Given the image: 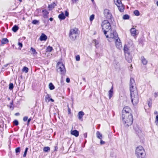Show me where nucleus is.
Masks as SVG:
<instances>
[{
    "label": "nucleus",
    "instance_id": "obj_1",
    "mask_svg": "<svg viewBox=\"0 0 158 158\" xmlns=\"http://www.w3.org/2000/svg\"><path fill=\"white\" fill-rule=\"evenodd\" d=\"M109 35H108L109 38L108 40L109 42H111L114 39L115 40V43L116 48L118 49H121L122 45L121 41L118 37V35L116 32L112 33L108 32Z\"/></svg>",
    "mask_w": 158,
    "mask_h": 158
},
{
    "label": "nucleus",
    "instance_id": "obj_2",
    "mask_svg": "<svg viewBox=\"0 0 158 158\" xmlns=\"http://www.w3.org/2000/svg\"><path fill=\"white\" fill-rule=\"evenodd\" d=\"M102 29L104 32V34L106 36L107 38H109V37L108 35H109L108 32L110 33H113L116 32L114 30H112L111 29V27L110 23L107 20H104L102 23Z\"/></svg>",
    "mask_w": 158,
    "mask_h": 158
},
{
    "label": "nucleus",
    "instance_id": "obj_3",
    "mask_svg": "<svg viewBox=\"0 0 158 158\" xmlns=\"http://www.w3.org/2000/svg\"><path fill=\"white\" fill-rule=\"evenodd\" d=\"M123 123L126 127H128L131 125L133 121L132 115L122 116Z\"/></svg>",
    "mask_w": 158,
    "mask_h": 158
},
{
    "label": "nucleus",
    "instance_id": "obj_4",
    "mask_svg": "<svg viewBox=\"0 0 158 158\" xmlns=\"http://www.w3.org/2000/svg\"><path fill=\"white\" fill-rule=\"evenodd\" d=\"M135 152L137 158H147L145 151L142 146L137 147Z\"/></svg>",
    "mask_w": 158,
    "mask_h": 158
},
{
    "label": "nucleus",
    "instance_id": "obj_5",
    "mask_svg": "<svg viewBox=\"0 0 158 158\" xmlns=\"http://www.w3.org/2000/svg\"><path fill=\"white\" fill-rule=\"evenodd\" d=\"M131 101L133 105H136L139 101L138 95L137 90L130 92Z\"/></svg>",
    "mask_w": 158,
    "mask_h": 158
},
{
    "label": "nucleus",
    "instance_id": "obj_6",
    "mask_svg": "<svg viewBox=\"0 0 158 158\" xmlns=\"http://www.w3.org/2000/svg\"><path fill=\"white\" fill-rule=\"evenodd\" d=\"M78 29L76 28L71 29L69 34V37L71 40H75L77 37L78 35Z\"/></svg>",
    "mask_w": 158,
    "mask_h": 158
},
{
    "label": "nucleus",
    "instance_id": "obj_7",
    "mask_svg": "<svg viewBox=\"0 0 158 158\" xmlns=\"http://www.w3.org/2000/svg\"><path fill=\"white\" fill-rule=\"evenodd\" d=\"M57 70L60 72L61 74H64L65 72V69L64 65L62 63L58 62L57 64Z\"/></svg>",
    "mask_w": 158,
    "mask_h": 158
},
{
    "label": "nucleus",
    "instance_id": "obj_8",
    "mask_svg": "<svg viewBox=\"0 0 158 158\" xmlns=\"http://www.w3.org/2000/svg\"><path fill=\"white\" fill-rule=\"evenodd\" d=\"M130 92L135 91V90H136L135 81L134 79L132 78H130Z\"/></svg>",
    "mask_w": 158,
    "mask_h": 158
},
{
    "label": "nucleus",
    "instance_id": "obj_9",
    "mask_svg": "<svg viewBox=\"0 0 158 158\" xmlns=\"http://www.w3.org/2000/svg\"><path fill=\"white\" fill-rule=\"evenodd\" d=\"M130 111L131 109L128 107H124L122 110V116L131 115Z\"/></svg>",
    "mask_w": 158,
    "mask_h": 158
},
{
    "label": "nucleus",
    "instance_id": "obj_10",
    "mask_svg": "<svg viewBox=\"0 0 158 158\" xmlns=\"http://www.w3.org/2000/svg\"><path fill=\"white\" fill-rule=\"evenodd\" d=\"M104 14L105 17L107 19H111L112 17V16L110 11L108 9L104 10Z\"/></svg>",
    "mask_w": 158,
    "mask_h": 158
},
{
    "label": "nucleus",
    "instance_id": "obj_11",
    "mask_svg": "<svg viewBox=\"0 0 158 158\" xmlns=\"http://www.w3.org/2000/svg\"><path fill=\"white\" fill-rule=\"evenodd\" d=\"M130 32L131 33V35L133 36H135L138 33V31L136 30L135 28H132L130 30Z\"/></svg>",
    "mask_w": 158,
    "mask_h": 158
},
{
    "label": "nucleus",
    "instance_id": "obj_12",
    "mask_svg": "<svg viewBox=\"0 0 158 158\" xmlns=\"http://www.w3.org/2000/svg\"><path fill=\"white\" fill-rule=\"evenodd\" d=\"M119 11L121 12H123L124 10V6L122 3L117 6Z\"/></svg>",
    "mask_w": 158,
    "mask_h": 158
},
{
    "label": "nucleus",
    "instance_id": "obj_13",
    "mask_svg": "<svg viewBox=\"0 0 158 158\" xmlns=\"http://www.w3.org/2000/svg\"><path fill=\"white\" fill-rule=\"evenodd\" d=\"M84 115V113L83 111H80L77 115V116L78 118V119L81 120V121H82L83 118L82 117L83 115Z\"/></svg>",
    "mask_w": 158,
    "mask_h": 158
},
{
    "label": "nucleus",
    "instance_id": "obj_14",
    "mask_svg": "<svg viewBox=\"0 0 158 158\" xmlns=\"http://www.w3.org/2000/svg\"><path fill=\"white\" fill-rule=\"evenodd\" d=\"M123 50L125 54H127L129 56V49L127 45H125L124 46Z\"/></svg>",
    "mask_w": 158,
    "mask_h": 158
},
{
    "label": "nucleus",
    "instance_id": "obj_15",
    "mask_svg": "<svg viewBox=\"0 0 158 158\" xmlns=\"http://www.w3.org/2000/svg\"><path fill=\"white\" fill-rule=\"evenodd\" d=\"M47 39V36L44 33H42L40 38L41 41H45Z\"/></svg>",
    "mask_w": 158,
    "mask_h": 158
},
{
    "label": "nucleus",
    "instance_id": "obj_16",
    "mask_svg": "<svg viewBox=\"0 0 158 158\" xmlns=\"http://www.w3.org/2000/svg\"><path fill=\"white\" fill-rule=\"evenodd\" d=\"M71 134L73 135H74L76 137H77L79 135V132L77 130L71 131Z\"/></svg>",
    "mask_w": 158,
    "mask_h": 158
},
{
    "label": "nucleus",
    "instance_id": "obj_17",
    "mask_svg": "<svg viewBox=\"0 0 158 158\" xmlns=\"http://www.w3.org/2000/svg\"><path fill=\"white\" fill-rule=\"evenodd\" d=\"M108 95L110 99L112 97L113 94V86H112L110 89L108 91Z\"/></svg>",
    "mask_w": 158,
    "mask_h": 158
},
{
    "label": "nucleus",
    "instance_id": "obj_18",
    "mask_svg": "<svg viewBox=\"0 0 158 158\" xmlns=\"http://www.w3.org/2000/svg\"><path fill=\"white\" fill-rule=\"evenodd\" d=\"M42 13L44 17V18H48V14L49 12L46 10H42Z\"/></svg>",
    "mask_w": 158,
    "mask_h": 158
},
{
    "label": "nucleus",
    "instance_id": "obj_19",
    "mask_svg": "<svg viewBox=\"0 0 158 158\" xmlns=\"http://www.w3.org/2000/svg\"><path fill=\"white\" fill-rule=\"evenodd\" d=\"M125 58L126 60L128 62L130 63L132 61V59L131 56L129 55V56L127 54H125Z\"/></svg>",
    "mask_w": 158,
    "mask_h": 158
},
{
    "label": "nucleus",
    "instance_id": "obj_20",
    "mask_svg": "<svg viewBox=\"0 0 158 158\" xmlns=\"http://www.w3.org/2000/svg\"><path fill=\"white\" fill-rule=\"evenodd\" d=\"M141 61L143 64L146 65L148 63L147 60L143 56H142Z\"/></svg>",
    "mask_w": 158,
    "mask_h": 158
},
{
    "label": "nucleus",
    "instance_id": "obj_21",
    "mask_svg": "<svg viewBox=\"0 0 158 158\" xmlns=\"http://www.w3.org/2000/svg\"><path fill=\"white\" fill-rule=\"evenodd\" d=\"M56 6V4H55L54 2H53L50 5H49L48 6V8L50 10H51L55 6Z\"/></svg>",
    "mask_w": 158,
    "mask_h": 158
},
{
    "label": "nucleus",
    "instance_id": "obj_22",
    "mask_svg": "<svg viewBox=\"0 0 158 158\" xmlns=\"http://www.w3.org/2000/svg\"><path fill=\"white\" fill-rule=\"evenodd\" d=\"M96 135L97 137L99 139H102V135L100 133V132L98 131L96 132Z\"/></svg>",
    "mask_w": 158,
    "mask_h": 158
},
{
    "label": "nucleus",
    "instance_id": "obj_23",
    "mask_svg": "<svg viewBox=\"0 0 158 158\" xmlns=\"http://www.w3.org/2000/svg\"><path fill=\"white\" fill-rule=\"evenodd\" d=\"M58 18L60 19H64L65 18L63 13L60 14L58 15Z\"/></svg>",
    "mask_w": 158,
    "mask_h": 158
},
{
    "label": "nucleus",
    "instance_id": "obj_24",
    "mask_svg": "<svg viewBox=\"0 0 158 158\" xmlns=\"http://www.w3.org/2000/svg\"><path fill=\"white\" fill-rule=\"evenodd\" d=\"M19 29V27L16 25H15L12 28V31L14 32H16Z\"/></svg>",
    "mask_w": 158,
    "mask_h": 158
},
{
    "label": "nucleus",
    "instance_id": "obj_25",
    "mask_svg": "<svg viewBox=\"0 0 158 158\" xmlns=\"http://www.w3.org/2000/svg\"><path fill=\"white\" fill-rule=\"evenodd\" d=\"M49 87L50 90H53L55 89V86L52 83L49 84Z\"/></svg>",
    "mask_w": 158,
    "mask_h": 158
},
{
    "label": "nucleus",
    "instance_id": "obj_26",
    "mask_svg": "<svg viewBox=\"0 0 158 158\" xmlns=\"http://www.w3.org/2000/svg\"><path fill=\"white\" fill-rule=\"evenodd\" d=\"M8 42V40L6 38L3 39L1 41V43L3 44H5Z\"/></svg>",
    "mask_w": 158,
    "mask_h": 158
},
{
    "label": "nucleus",
    "instance_id": "obj_27",
    "mask_svg": "<svg viewBox=\"0 0 158 158\" xmlns=\"http://www.w3.org/2000/svg\"><path fill=\"white\" fill-rule=\"evenodd\" d=\"M50 150V148L48 147H45L43 149L44 151L46 152H49Z\"/></svg>",
    "mask_w": 158,
    "mask_h": 158
},
{
    "label": "nucleus",
    "instance_id": "obj_28",
    "mask_svg": "<svg viewBox=\"0 0 158 158\" xmlns=\"http://www.w3.org/2000/svg\"><path fill=\"white\" fill-rule=\"evenodd\" d=\"M114 1L115 4L117 6L120 4V3H122L121 1L120 0H114Z\"/></svg>",
    "mask_w": 158,
    "mask_h": 158
},
{
    "label": "nucleus",
    "instance_id": "obj_29",
    "mask_svg": "<svg viewBox=\"0 0 158 158\" xmlns=\"http://www.w3.org/2000/svg\"><path fill=\"white\" fill-rule=\"evenodd\" d=\"M31 50L33 54L36 55L37 54V52L33 48H31Z\"/></svg>",
    "mask_w": 158,
    "mask_h": 158
},
{
    "label": "nucleus",
    "instance_id": "obj_30",
    "mask_svg": "<svg viewBox=\"0 0 158 158\" xmlns=\"http://www.w3.org/2000/svg\"><path fill=\"white\" fill-rule=\"evenodd\" d=\"M52 48L49 46L47 47L46 50L47 52H51L52 51Z\"/></svg>",
    "mask_w": 158,
    "mask_h": 158
},
{
    "label": "nucleus",
    "instance_id": "obj_31",
    "mask_svg": "<svg viewBox=\"0 0 158 158\" xmlns=\"http://www.w3.org/2000/svg\"><path fill=\"white\" fill-rule=\"evenodd\" d=\"M50 97L48 94H47V95L45 96V99L46 102H49L50 101Z\"/></svg>",
    "mask_w": 158,
    "mask_h": 158
},
{
    "label": "nucleus",
    "instance_id": "obj_32",
    "mask_svg": "<svg viewBox=\"0 0 158 158\" xmlns=\"http://www.w3.org/2000/svg\"><path fill=\"white\" fill-rule=\"evenodd\" d=\"M129 18V16L127 15H123V18L124 19H127Z\"/></svg>",
    "mask_w": 158,
    "mask_h": 158
},
{
    "label": "nucleus",
    "instance_id": "obj_33",
    "mask_svg": "<svg viewBox=\"0 0 158 158\" xmlns=\"http://www.w3.org/2000/svg\"><path fill=\"white\" fill-rule=\"evenodd\" d=\"M23 70L25 72V73H27L28 72V69L27 67H24L23 69Z\"/></svg>",
    "mask_w": 158,
    "mask_h": 158
},
{
    "label": "nucleus",
    "instance_id": "obj_34",
    "mask_svg": "<svg viewBox=\"0 0 158 158\" xmlns=\"http://www.w3.org/2000/svg\"><path fill=\"white\" fill-rule=\"evenodd\" d=\"M28 148H26L25 149L24 153L23 155V157H25L26 156L28 150Z\"/></svg>",
    "mask_w": 158,
    "mask_h": 158
},
{
    "label": "nucleus",
    "instance_id": "obj_35",
    "mask_svg": "<svg viewBox=\"0 0 158 158\" xmlns=\"http://www.w3.org/2000/svg\"><path fill=\"white\" fill-rule=\"evenodd\" d=\"M94 15H91L89 18L90 21L92 22L94 19Z\"/></svg>",
    "mask_w": 158,
    "mask_h": 158
},
{
    "label": "nucleus",
    "instance_id": "obj_36",
    "mask_svg": "<svg viewBox=\"0 0 158 158\" xmlns=\"http://www.w3.org/2000/svg\"><path fill=\"white\" fill-rule=\"evenodd\" d=\"M134 14L136 16L139 15V12L138 10H135L134 11Z\"/></svg>",
    "mask_w": 158,
    "mask_h": 158
},
{
    "label": "nucleus",
    "instance_id": "obj_37",
    "mask_svg": "<svg viewBox=\"0 0 158 158\" xmlns=\"http://www.w3.org/2000/svg\"><path fill=\"white\" fill-rule=\"evenodd\" d=\"M14 87L13 84V83H10L9 85V89L10 90H12Z\"/></svg>",
    "mask_w": 158,
    "mask_h": 158
},
{
    "label": "nucleus",
    "instance_id": "obj_38",
    "mask_svg": "<svg viewBox=\"0 0 158 158\" xmlns=\"http://www.w3.org/2000/svg\"><path fill=\"white\" fill-rule=\"evenodd\" d=\"M20 152V148L18 147L15 149V152L16 153H19Z\"/></svg>",
    "mask_w": 158,
    "mask_h": 158
},
{
    "label": "nucleus",
    "instance_id": "obj_39",
    "mask_svg": "<svg viewBox=\"0 0 158 158\" xmlns=\"http://www.w3.org/2000/svg\"><path fill=\"white\" fill-rule=\"evenodd\" d=\"M18 45L19 46V48L20 49H21V48L22 47H23V44L22 43H20V42H19L18 43Z\"/></svg>",
    "mask_w": 158,
    "mask_h": 158
},
{
    "label": "nucleus",
    "instance_id": "obj_40",
    "mask_svg": "<svg viewBox=\"0 0 158 158\" xmlns=\"http://www.w3.org/2000/svg\"><path fill=\"white\" fill-rule=\"evenodd\" d=\"M76 60L77 61H78L80 60V57L79 55H77L76 56Z\"/></svg>",
    "mask_w": 158,
    "mask_h": 158
},
{
    "label": "nucleus",
    "instance_id": "obj_41",
    "mask_svg": "<svg viewBox=\"0 0 158 158\" xmlns=\"http://www.w3.org/2000/svg\"><path fill=\"white\" fill-rule=\"evenodd\" d=\"M38 22H39L38 21L36 20H35L32 21V23L33 24H36L37 23H38Z\"/></svg>",
    "mask_w": 158,
    "mask_h": 158
},
{
    "label": "nucleus",
    "instance_id": "obj_42",
    "mask_svg": "<svg viewBox=\"0 0 158 158\" xmlns=\"http://www.w3.org/2000/svg\"><path fill=\"white\" fill-rule=\"evenodd\" d=\"M14 124L15 125H18V124H19V123H18V122L17 120H15L14 121Z\"/></svg>",
    "mask_w": 158,
    "mask_h": 158
},
{
    "label": "nucleus",
    "instance_id": "obj_43",
    "mask_svg": "<svg viewBox=\"0 0 158 158\" xmlns=\"http://www.w3.org/2000/svg\"><path fill=\"white\" fill-rule=\"evenodd\" d=\"M28 119V117L27 116L24 117L23 118V120L24 121H26Z\"/></svg>",
    "mask_w": 158,
    "mask_h": 158
},
{
    "label": "nucleus",
    "instance_id": "obj_44",
    "mask_svg": "<svg viewBox=\"0 0 158 158\" xmlns=\"http://www.w3.org/2000/svg\"><path fill=\"white\" fill-rule=\"evenodd\" d=\"M94 42H95V46H97V45H98V42L97 41H96V40H94Z\"/></svg>",
    "mask_w": 158,
    "mask_h": 158
},
{
    "label": "nucleus",
    "instance_id": "obj_45",
    "mask_svg": "<svg viewBox=\"0 0 158 158\" xmlns=\"http://www.w3.org/2000/svg\"><path fill=\"white\" fill-rule=\"evenodd\" d=\"M8 65V64H6L4 65L2 67V69H5L6 67Z\"/></svg>",
    "mask_w": 158,
    "mask_h": 158
},
{
    "label": "nucleus",
    "instance_id": "obj_46",
    "mask_svg": "<svg viewBox=\"0 0 158 158\" xmlns=\"http://www.w3.org/2000/svg\"><path fill=\"white\" fill-rule=\"evenodd\" d=\"M100 144L101 145L105 143V142L104 141H103L102 139H100Z\"/></svg>",
    "mask_w": 158,
    "mask_h": 158
},
{
    "label": "nucleus",
    "instance_id": "obj_47",
    "mask_svg": "<svg viewBox=\"0 0 158 158\" xmlns=\"http://www.w3.org/2000/svg\"><path fill=\"white\" fill-rule=\"evenodd\" d=\"M69 13L67 11H65V15L66 16H68L69 15Z\"/></svg>",
    "mask_w": 158,
    "mask_h": 158
},
{
    "label": "nucleus",
    "instance_id": "obj_48",
    "mask_svg": "<svg viewBox=\"0 0 158 158\" xmlns=\"http://www.w3.org/2000/svg\"><path fill=\"white\" fill-rule=\"evenodd\" d=\"M70 80V79L69 78H67L66 79V81L68 83L69 82Z\"/></svg>",
    "mask_w": 158,
    "mask_h": 158
},
{
    "label": "nucleus",
    "instance_id": "obj_49",
    "mask_svg": "<svg viewBox=\"0 0 158 158\" xmlns=\"http://www.w3.org/2000/svg\"><path fill=\"white\" fill-rule=\"evenodd\" d=\"M9 107L10 109H11L12 110H13L14 109V107L13 106V105H10L9 106Z\"/></svg>",
    "mask_w": 158,
    "mask_h": 158
},
{
    "label": "nucleus",
    "instance_id": "obj_50",
    "mask_svg": "<svg viewBox=\"0 0 158 158\" xmlns=\"http://www.w3.org/2000/svg\"><path fill=\"white\" fill-rule=\"evenodd\" d=\"M84 136L85 138H86L87 137V133H85L84 134Z\"/></svg>",
    "mask_w": 158,
    "mask_h": 158
},
{
    "label": "nucleus",
    "instance_id": "obj_51",
    "mask_svg": "<svg viewBox=\"0 0 158 158\" xmlns=\"http://www.w3.org/2000/svg\"><path fill=\"white\" fill-rule=\"evenodd\" d=\"M156 121H157L158 123V115L156 116Z\"/></svg>",
    "mask_w": 158,
    "mask_h": 158
},
{
    "label": "nucleus",
    "instance_id": "obj_52",
    "mask_svg": "<svg viewBox=\"0 0 158 158\" xmlns=\"http://www.w3.org/2000/svg\"><path fill=\"white\" fill-rule=\"evenodd\" d=\"M73 3H76L77 0H71Z\"/></svg>",
    "mask_w": 158,
    "mask_h": 158
},
{
    "label": "nucleus",
    "instance_id": "obj_53",
    "mask_svg": "<svg viewBox=\"0 0 158 158\" xmlns=\"http://www.w3.org/2000/svg\"><path fill=\"white\" fill-rule=\"evenodd\" d=\"M68 114H69L70 113V109L69 107H68Z\"/></svg>",
    "mask_w": 158,
    "mask_h": 158
},
{
    "label": "nucleus",
    "instance_id": "obj_54",
    "mask_svg": "<svg viewBox=\"0 0 158 158\" xmlns=\"http://www.w3.org/2000/svg\"><path fill=\"white\" fill-rule=\"evenodd\" d=\"M136 131L137 132H138V133H139L141 132V130H139V129L137 131L136 130Z\"/></svg>",
    "mask_w": 158,
    "mask_h": 158
},
{
    "label": "nucleus",
    "instance_id": "obj_55",
    "mask_svg": "<svg viewBox=\"0 0 158 158\" xmlns=\"http://www.w3.org/2000/svg\"><path fill=\"white\" fill-rule=\"evenodd\" d=\"M154 96L155 97H157L158 96V95L156 93H154Z\"/></svg>",
    "mask_w": 158,
    "mask_h": 158
},
{
    "label": "nucleus",
    "instance_id": "obj_56",
    "mask_svg": "<svg viewBox=\"0 0 158 158\" xmlns=\"http://www.w3.org/2000/svg\"><path fill=\"white\" fill-rule=\"evenodd\" d=\"M55 150L56 151L58 149L57 147V146H55Z\"/></svg>",
    "mask_w": 158,
    "mask_h": 158
},
{
    "label": "nucleus",
    "instance_id": "obj_57",
    "mask_svg": "<svg viewBox=\"0 0 158 158\" xmlns=\"http://www.w3.org/2000/svg\"><path fill=\"white\" fill-rule=\"evenodd\" d=\"M49 20L50 21H52L53 20V18H50L49 19Z\"/></svg>",
    "mask_w": 158,
    "mask_h": 158
},
{
    "label": "nucleus",
    "instance_id": "obj_58",
    "mask_svg": "<svg viewBox=\"0 0 158 158\" xmlns=\"http://www.w3.org/2000/svg\"><path fill=\"white\" fill-rule=\"evenodd\" d=\"M150 102L148 103V106H149V107H150L151 106V104L150 105Z\"/></svg>",
    "mask_w": 158,
    "mask_h": 158
},
{
    "label": "nucleus",
    "instance_id": "obj_59",
    "mask_svg": "<svg viewBox=\"0 0 158 158\" xmlns=\"http://www.w3.org/2000/svg\"><path fill=\"white\" fill-rule=\"evenodd\" d=\"M50 100L52 102H53L54 101V100L52 98L50 99Z\"/></svg>",
    "mask_w": 158,
    "mask_h": 158
},
{
    "label": "nucleus",
    "instance_id": "obj_60",
    "mask_svg": "<svg viewBox=\"0 0 158 158\" xmlns=\"http://www.w3.org/2000/svg\"><path fill=\"white\" fill-rule=\"evenodd\" d=\"M31 120V118H29L27 122L29 123Z\"/></svg>",
    "mask_w": 158,
    "mask_h": 158
},
{
    "label": "nucleus",
    "instance_id": "obj_61",
    "mask_svg": "<svg viewBox=\"0 0 158 158\" xmlns=\"http://www.w3.org/2000/svg\"><path fill=\"white\" fill-rule=\"evenodd\" d=\"M10 105H13V101H12L11 102H10Z\"/></svg>",
    "mask_w": 158,
    "mask_h": 158
},
{
    "label": "nucleus",
    "instance_id": "obj_62",
    "mask_svg": "<svg viewBox=\"0 0 158 158\" xmlns=\"http://www.w3.org/2000/svg\"><path fill=\"white\" fill-rule=\"evenodd\" d=\"M158 114V112L156 111H155V112H154V114Z\"/></svg>",
    "mask_w": 158,
    "mask_h": 158
},
{
    "label": "nucleus",
    "instance_id": "obj_63",
    "mask_svg": "<svg viewBox=\"0 0 158 158\" xmlns=\"http://www.w3.org/2000/svg\"><path fill=\"white\" fill-rule=\"evenodd\" d=\"M19 114V113H16L15 114V115H18Z\"/></svg>",
    "mask_w": 158,
    "mask_h": 158
},
{
    "label": "nucleus",
    "instance_id": "obj_64",
    "mask_svg": "<svg viewBox=\"0 0 158 158\" xmlns=\"http://www.w3.org/2000/svg\"><path fill=\"white\" fill-rule=\"evenodd\" d=\"M156 4L157 5V6H158V1H157V2H156Z\"/></svg>",
    "mask_w": 158,
    "mask_h": 158
}]
</instances>
